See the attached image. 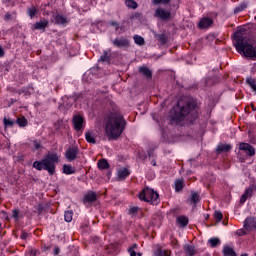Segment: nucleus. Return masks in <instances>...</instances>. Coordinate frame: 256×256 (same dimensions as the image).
Returning a JSON list of instances; mask_svg holds the SVG:
<instances>
[{
  "label": "nucleus",
  "instance_id": "nucleus-17",
  "mask_svg": "<svg viewBox=\"0 0 256 256\" xmlns=\"http://www.w3.org/2000/svg\"><path fill=\"white\" fill-rule=\"evenodd\" d=\"M251 197H253V188L249 187L245 190V192L240 197V204L244 205L247 199H251Z\"/></svg>",
  "mask_w": 256,
  "mask_h": 256
},
{
  "label": "nucleus",
  "instance_id": "nucleus-1",
  "mask_svg": "<svg viewBox=\"0 0 256 256\" xmlns=\"http://www.w3.org/2000/svg\"><path fill=\"white\" fill-rule=\"evenodd\" d=\"M233 45L240 55L256 59V24H248L233 33Z\"/></svg>",
  "mask_w": 256,
  "mask_h": 256
},
{
  "label": "nucleus",
  "instance_id": "nucleus-43",
  "mask_svg": "<svg viewBox=\"0 0 256 256\" xmlns=\"http://www.w3.org/2000/svg\"><path fill=\"white\" fill-rule=\"evenodd\" d=\"M3 122H4V127L7 128V127H14L15 125V121L9 119V118H4L3 119Z\"/></svg>",
  "mask_w": 256,
  "mask_h": 256
},
{
  "label": "nucleus",
  "instance_id": "nucleus-33",
  "mask_svg": "<svg viewBox=\"0 0 256 256\" xmlns=\"http://www.w3.org/2000/svg\"><path fill=\"white\" fill-rule=\"evenodd\" d=\"M16 123L19 127L23 128V127H27V125L29 124V121H27V118H25V116H22L16 119Z\"/></svg>",
  "mask_w": 256,
  "mask_h": 256
},
{
  "label": "nucleus",
  "instance_id": "nucleus-44",
  "mask_svg": "<svg viewBox=\"0 0 256 256\" xmlns=\"http://www.w3.org/2000/svg\"><path fill=\"white\" fill-rule=\"evenodd\" d=\"M214 219L216 223H220L223 220V213L221 211H214Z\"/></svg>",
  "mask_w": 256,
  "mask_h": 256
},
{
  "label": "nucleus",
  "instance_id": "nucleus-63",
  "mask_svg": "<svg viewBox=\"0 0 256 256\" xmlns=\"http://www.w3.org/2000/svg\"><path fill=\"white\" fill-rule=\"evenodd\" d=\"M241 256H247V254H242Z\"/></svg>",
  "mask_w": 256,
  "mask_h": 256
},
{
  "label": "nucleus",
  "instance_id": "nucleus-5",
  "mask_svg": "<svg viewBox=\"0 0 256 256\" xmlns=\"http://www.w3.org/2000/svg\"><path fill=\"white\" fill-rule=\"evenodd\" d=\"M138 198L140 201H144L145 203H149L150 205H158L161 203V198H159V193L150 188L149 186H145L140 193L138 194Z\"/></svg>",
  "mask_w": 256,
  "mask_h": 256
},
{
  "label": "nucleus",
  "instance_id": "nucleus-52",
  "mask_svg": "<svg viewBox=\"0 0 256 256\" xmlns=\"http://www.w3.org/2000/svg\"><path fill=\"white\" fill-rule=\"evenodd\" d=\"M141 18V13L136 12L134 15L131 16V19H140Z\"/></svg>",
  "mask_w": 256,
  "mask_h": 256
},
{
  "label": "nucleus",
  "instance_id": "nucleus-8",
  "mask_svg": "<svg viewBox=\"0 0 256 256\" xmlns=\"http://www.w3.org/2000/svg\"><path fill=\"white\" fill-rule=\"evenodd\" d=\"M256 64L254 63L251 70H250V75L246 77V85L252 89L254 93H256Z\"/></svg>",
  "mask_w": 256,
  "mask_h": 256
},
{
  "label": "nucleus",
  "instance_id": "nucleus-64",
  "mask_svg": "<svg viewBox=\"0 0 256 256\" xmlns=\"http://www.w3.org/2000/svg\"><path fill=\"white\" fill-rule=\"evenodd\" d=\"M0 229H1V224H0Z\"/></svg>",
  "mask_w": 256,
  "mask_h": 256
},
{
  "label": "nucleus",
  "instance_id": "nucleus-42",
  "mask_svg": "<svg viewBox=\"0 0 256 256\" xmlns=\"http://www.w3.org/2000/svg\"><path fill=\"white\" fill-rule=\"evenodd\" d=\"M171 0H152V5H169Z\"/></svg>",
  "mask_w": 256,
  "mask_h": 256
},
{
  "label": "nucleus",
  "instance_id": "nucleus-27",
  "mask_svg": "<svg viewBox=\"0 0 256 256\" xmlns=\"http://www.w3.org/2000/svg\"><path fill=\"white\" fill-rule=\"evenodd\" d=\"M62 173H64V175H74L75 168L69 164H64Z\"/></svg>",
  "mask_w": 256,
  "mask_h": 256
},
{
  "label": "nucleus",
  "instance_id": "nucleus-30",
  "mask_svg": "<svg viewBox=\"0 0 256 256\" xmlns=\"http://www.w3.org/2000/svg\"><path fill=\"white\" fill-rule=\"evenodd\" d=\"M247 9V3L242 2L240 5L236 6L234 9V15H239V13H243Z\"/></svg>",
  "mask_w": 256,
  "mask_h": 256
},
{
  "label": "nucleus",
  "instance_id": "nucleus-2",
  "mask_svg": "<svg viewBox=\"0 0 256 256\" xmlns=\"http://www.w3.org/2000/svg\"><path fill=\"white\" fill-rule=\"evenodd\" d=\"M199 119V104L195 98L178 101L170 113V124L179 125L183 121H187L190 125H195V121Z\"/></svg>",
  "mask_w": 256,
  "mask_h": 256
},
{
  "label": "nucleus",
  "instance_id": "nucleus-40",
  "mask_svg": "<svg viewBox=\"0 0 256 256\" xmlns=\"http://www.w3.org/2000/svg\"><path fill=\"white\" fill-rule=\"evenodd\" d=\"M168 40H169V38H167V35H165V34L158 35V41H159V43H161V45H167Z\"/></svg>",
  "mask_w": 256,
  "mask_h": 256
},
{
  "label": "nucleus",
  "instance_id": "nucleus-3",
  "mask_svg": "<svg viewBox=\"0 0 256 256\" xmlns=\"http://www.w3.org/2000/svg\"><path fill=\"white\" fill-rule=\"evenodd\" d=\"M125 127H127V120L125 117L121 115L119 112H110L106 118L105 131L106 135L117 141L118 138L123 135V131H125Z\"/></svg>",
  "mask_w": 256,
  "mask_h": 256
},
{
  "label": "nucleus",
  "instance_id": "nucleus-53",
  "mask_svg": "<svg viewBox=\"0 0 256 256\" xmlns=\"http://www.w3.org/2000/svg\"><path fill=\"white\" fill-rule=\"evenodd\" d=\"M59 253H61V249L59 248V246H56L54 248V255H59Z\"/></svg>",
  "mask_w": 256,
  "mask_h": 256
},
{
  "label": "nucleus",
  "instance_id": "nucleus-36",
  "mask_svg": "<svg viewBox=\"0 0 256 256\" xmlns=\"http://www.w3.org/2000/svg\"><path fill=\"white\" fill-rule=\"evenodd\" d=\"M108 25H110V27H115V31L117 33H121L123 31V26L119 25L118 22L115 21H109Z\"/></svg>",
  "mask_w": 256,
  "mask_h": 256
},
{
  "label": "nucleus",
  "instance_id": "nucleus-20",
  "mask_svg": "<svg viewBox=\"0 0 256 256\" xmlns=\"http://www.w3.org/2000/svg\"><path fill=\"white\" fill-rule=\"evenodd\" d=\"M139 73L144 75V77H146V79H152V77H153V72L147 66H141L139 68Z\"/></svg>",
  "mask_w": 256,
  "mask_h": 256
},
{
  "label": "nucleus",
  "instance_id": "nucleus-50",
  "mask_svg": "<svg viewBox=\"0 0 256 256\" xmlns=\"http://www.w3.org/2000/svg\"><path fill=\"white\" fill-rule=\"evenodd\" d=\"M36 209H37L38 215H41L43 213V210L45 209V207L43 206V204H38Z\"/></svg>",
  "mask_w": 256,
  "mask_h": 256
},
{
  "label": "nucleus",
  "instance_id": "nucleus-25",
  "mask_svg": "<svg viewBox=\"0 0 256 256\" xmlns=\"http://www.w3.org/2000/svg\"><path fill=\"white\" fill-rule=\"evenodd\" d=\"M222 253L223 256H237V252L228 245L224 246Z\"/></svg>",
  "mask_w": 256,
  "mask_h": 256
},
{
  "label": "nucleus",
  "instance_id": "nucleus-29",
  "mask_svg": "<svg viewBox=\"0 0 256 256\" xmlns=\"http://www.w3.org/2000/svg\"><path fill=\"white\" fill-rule=\"evenodd\" d=\"M85 139L87 141V143H90L92 145H95L97 143V139H95V136L93 135V133L87 131L85 133Z\"/></svg>",
  "mask_w": 256,
  "mask_h": 256
},
{
  "label": "nucleus",
  "instance_id": "nucleus-6",
  "mask_svg": "<svg viewBox=\"0 0 256 256\" xmlns=\"http://www.w3.org/2000/svg\"><path fill=\"white\" fill-rule=\"evenodd\" d=\"M112 45L117 49H129L131 47V41L125 36H120L112 40Z\"/></svg>",
  "mask_w": 256,
  "mask_h": 256
},
{
  "label": "nucleus",
  "instance_id": "nucleus-16",
  "mask_svg": "<svg viewBox=\"0 0 256 256\" xmlns=\"http://www.w3.org/2000/svg\"><path fill=\"white\" fill-rule=\"evenodd\" d=\"M213 25V19L209 17L202 18L198 24L200 29H209Z\"/></svg>",
  "mask_w": 256,
  "mask_h": 256
},
{
  "label": "nucleus",
  "instance_id": "nucleus-34",
  "mask_svg": "<svg viewBox=\"0 0 256 256\" xmlns=\"http://www.w3.org/2000/svg\"><path fill=\"white\" fill-rule=\"evenodd\" d=\"M64 221H66V223H71V221H73V210L64 212Z\"/></svg>",
  "mask_w": 256,
  "mask_h": 256
},
{
  "label": "nucleus",
  "instance_id": "nucleus-39",
  "mask_svg": "<svg viewBox=\"0 0 256 256\" xmlns=\"http://www.w3.org/2000/svg\"><path fill=\"white\" fill-rule=\"evenodd\" d=\"M139 247V245H137V243L133 244L131 247L128 248V253L130 256H137V252L135 251V249H137Z\"/></svg>",
  "mask_w": 256,
  "mask_h": 256
},
{
  "label": "nucleus",
  "instance_id": "nucleus-32",
  "mask_svg": "<svg viewBox=\"0 0 256 256\" xmlns=\"http://www.w3.org/2000/svg\"><path fill=\"white\" fill-rule=\"evenodd\" d=\"M31 90H33V87L28 86V87H23L18 91L19 95H24L25 97H31Z\"/></svg>",
  "mask_w": 256,
  "mask_h": 256
},
{
  "label": "nucleus",
  "instance_id": "nucleus-37",
  "mask_svg": "<svg viewBox=\"0 0 256 256\" xmlns=\"http://www.w3.org/2000/svg\"><path fill=\"white\" fill-rule=\"evenodd\" d=\"M125 5L129 9H137L139 7V4L135 0H125Z\"/></svg>",
  "mask_w": 256,
  "mask_h": 256
},
{
  "label": "nucleus",
  "instance_id": "nucleus-9",
  "mask_svg": "<svg viewBox=\"0 0 256 256\" xmlns=\"http://www.w3.org/2000/svg\"><path fill=\"white\" fill-rule=\"evenodd\" d=\"M72 123L75 131L79 133V131H83L85 129V118L83 116L76 114L72 118Z\"/></svg>",
  "mask_w": 256,
  "mask_h": 256
},
{
  "label": "nucleus",
  "instance_id": "nucleus-4",
  "mask_svg": "<svg viewBox=\"0 0 256 256\" xmlns=\"http://www.w3.org/2000/svg\"><path fill=\"white\" fill-rule=\"evenodd\" d=\"M57 163H59V155L57 153H49L42 160L34 161L32 167L36 171H47L49 175H55Z\"/></svg>",
  "mask_w": 256,
  "mask_h": 256
},
{
  "label": "nucleus",
  "instance_id": "nucleus-46",
  "mask_svg": "<svg viewBox=\"0 0 256 256\" xmlns=\"http://www.w3.org/2000/svg\"><path fill=\"white\" fill-rule=\"evenodd\" d=\"M137 213H139V207L137 206L130 208L128 211V215H137Z\"/></svg>",
  "mask_w": 256,
  "mask_h": 256
},
{
  "label": "nucleus",
  "instance_id": "nucleus-55",
  "mask_svg": "<svg viewBox=\"0 0 256 256\" xmlns=\"http://www.w3.org/2000/svg\"><path fill=\"white\" fill-rule=\"evenodd\" d=\"M249 139H250V143H253V145L256 144V138H251V132H249Z\"/></svg>",
  "mask_w": 256,
  "mask_h": 256
},
{
  "label": "nucleus",
  "instance_id": "nucleus-48",
  "mask_svg": "<svg viewBox=\"0 0 256 256\" xmlns=\"http://www.w3.org/2000/svg\"><path fill=\"white\" fill-rule=\"evenodd\" d=\"M4 21H13V14H11V12H7L4 17H3Z\"/></svg>",
  "mask_w": 256,
  "mask_h": 256
},
{
  "label": "nucleus",
  "instance_id": "nucleus-19",
  "mask_svg": "<svg viewBox=\"0 0 256 256\" xmlns=\"http://www.w3.org/2000/svg\"><path fill=\"white\" fill-rule=\"evenodd\" d=\"M99 61L101 63H107L109 65V63H111V49L104 50L103 54L99 58Z\"/></svg>",
  "mask_w": 256,
  "mask_h": 256
},
{
  "label": "nucleus",
  "instance_id": "nucleus-10",
  "mask_svg": "<svg viewBox=\"0 0 256 256\" xmlns=\"http://www.w3.org/2000/svg\"><path fill=\"white\" fill-rule=\"evenodd\" d=\"M154 17L161 19V21H169L171 19V11L158 7L154 12Z\"/></svg>",
  "mask_w": 256,
  "mask_h": 256
},
{
  "label": "nucleus",
  "instance_id": "nucleus-7",
  "mask_svg": "<svg viewBox=\"0 0 256 256\" xmlns=\"http://www.w3.org/2000/svg\"><path fill=\"white\" fill-rule=\"evenodd\" d=\"M65 159L69 161V163L75 161L77 159V156L79 155V146L77 145H72L69 146L66 151H65Z\"/></svg>",
  "mask_w": 256,
  "mask_h": 256
},
{
  "label": "nucleus",
  "instance_id": "nucleus-11",
  "mask_svg": "<svg viewBox=\"0 0 256 256\" xmlns=\"http://www.w3.org/2000/svg\"><path fill=\"white\" fill-rule=\"evenodd\" d=\"M239 149L240 151H243V153H245V155L248 157H253V155H255V147L249 143L240 142Z\"/></svg>",
  "mask_w": 256,
  "mask_h": 256
},
{
  "label": "nucleus",
  "instance_id": "nucleus-22",
  "mask_svg": "<svg viewBox=\"0 0 256 256\" xmlns=\"http://www.w3.org/2000/svg\"><path fill=\"white\" fill-rule=\"evenodd\" d=\"M56 25H65L67 24V18L61 14H55L53 16Z\"/></svg>",
  "mask_w": 256,
  "mask_h": 256
},
{
  "label": "nucleus",
  "instance_id": "nucleus-62",
  "mask_svg": "<svg viewBox=\"0 0 256 256\" xmlns=\"http://www.w3.org/2000/svg\"><path fill=\"white\" fill-rule=\"evenodd\" d=\"M136 255L141 256V253H136Z\"/></svg>",
  "mask_w": 256,
  "mask_h": 256
},
{
  "label": "nucleus",
  "instance_id": "nucleus-13",
  "mask_svg": "<svg viewBox=\"0 0 256 256\" xmlns=\"http://www.w3.org/2000/svg\"><path fill=\"white\" fill-rule=\"evenodd\" d=\"M49 25V20L43 19L40 20L32 25V29L34 31H45Z\"/></svg>",
  "mask_w": 256,
  "mask_h": 256
},
{
  "label": "nucleus",
  "instance_id": "nucleus-31",
  "mask_svg": "<svg viewBox=\"0 0 256 256\" xmlns=\"http://www.w3.org/2000/svg\"><path fill=\"white\" fill-rule=\"evenodd\" d=\"M39 13V10H37V7L31 6L27 8V15L30 17V19H35V15Z\"/></svg>",
  "mask_w": 256,
  "mask_h": 256
},
{
  "label": "nucleus",
  "instance_id": "nucleus-35",
  "mask_svg": "<svg viewBox=\"0 0 256 256\" xmlns=\"http://www.w3.org/2000/svg\"><path fill=\"white\" fill-rule=\"evenodd\" d=\"M208 243H210V246L212 249H215V247H218V245H221V240L219 238L213 237L208 240Z\"/></svg>",
  "mask_w": 256,
  "mask_h": 256
},
{
  "label": "nucleus",
  "instance_id": "nucleus-38",
  "mask_svg": "<svg viewBox=\"0 0 256 256\" xmlns=\"http://www.w3.org/2000/svg\"><path fill=\"white\" fill-rule=\"evenodd\" d=\"M183 187H184L183 181L182 180H176V182H175V191L177 193H179L180 191H183Z\"/></svg>",
  "mask_w": 256,
  "mask_h": 256
},
{
  "label": "nucleus",
  "instance_id": "nucleus-58",
  "mask_svg": "<svg viewBox=\"0 0 256 256\" xmlns=\"http://www.w3.org/2000/svg\"><path fill=\"white\" fill-rule=\"evenodd\" d=\"M251 109H252V111H256L255 104L251 103Z\"/></svg>",
  "mask_w": 256,
  "mask_h": 256
},
{
  "label": "nucleus",
  "instance_id": "nucleus-23",
  "mask_svg": "<svg viewBox=\"0 0 256 256\" xmlns=\"http://www.w3.org/2000/svg\"><path fill=\"white\" fill-rule=\"evenodd\" d=\"M231 149V144H219L216 151H218V153H228V151H231Z\"/></svg>",
  "mask_w": 256,
  "mask_h": 256
},
{
  "label": "nucleus",
  "instance_id": "nucleus-18",
  "mask_svg": "<svg viewBox=\"0 0 256 256\" xmlns=\"http://www.w3.org/2000/svg\"><path fill=\"white\" fill-rule=\"evenodd\" d=\"M183 250L185 253V256H195L197 255V249H195V247L191 244H185L183 246Z\"/></svg>",
  "mask_w": 256,
  "mask_h": 256
},
{
  "label": "nucleus",
  "instance_id": "nucleus-45",
  "mask_svg": "<svg viewBox=\"0 0 256 256\" xmlns=\"http://www.w3.org/2000/svg\"><path fill=\"white\" fill-rule=\"evenodd\" d=\"M250 232H248L247 230H245V228H241V229H238L236 231V235H238V237H243L244 235H247L249 234Z\"/></svg>",
  "mask_w": 256,
  "mask_h": 256
},
{
  "label": "nucleus",
  "instance_id": "nucleus-49",
  "mask_svg": "<svg viewBox=\"0 0 256 256\" xmlns=\"http://www.w3.org/2000/svg\"><path fill=\"white\" fill-rule=\"evenodd\" d=\"M33 145H34L35 151H39V149H41V142H39L38 140H34Z\"/></svg>",
  "mask_w": 256,
  "mask_h": 256
},
{
  "label": "nucleus",
  "instance_id": "nucleus-15",
  "mask_svg": "<svg viewBox=\"0 0 256 256\" xmlns=\"http://www.w3.org/2000/svg\"><path fill=\"white\" fill-rule=\"evenodd\" d=\"M201 201V196H199V193L192 192L190 198L187 200L188 205H193L194 207H197V204Z\"/></svg>",
  "mask_w": 256,
  "mask_h": 256
},
{
  "label": "nucleus",
  "instance_id": "nucleus-12",
  "mask_svg": "<svg viewBox=\"0 0 256 256\" xmlns=\"http://www.w3.org/2000/svg\"><path fill=\"white\" fill-rule=\"evenodd\" d=\"M244 229H245V231H248L250 233H251V231H255V229H256V217H254V216L247 217L244 220Z\"/></svg>",
  "mask_w": 256,
  "mask_h": 256
},
{
  "label": "nucleus",
  "instance_id": "nucleus-26",
  "mask_svg": "<svg viewBox=\"0 0 256 256\" xmlns=\"http://www.w3.org/2000/svg\"><path fill=\"white\" fill-rule=\"evenodd\" d=\"M97 167L98 169H100V171H103L105 169H109L111 166L109 165V162L107 161V159H101L98 161Z\"/></svg>",
  "mask_w": 256,
  "mask_h": 256
},
{
  "label": "nucleus",
  "instance_id": "nucleus-59",
  "mask_svg": "<svg viewBox=\"0 0 256 256\" xmlns=\"http://www.w3.org/2000/svg\"><path fill=\"white\" fill-rule=\"evenodd\" d=\"M9 1L10 0H2L3 3H6L7 7H9Z\"/></svg>",
  "mask_w": 256,
  "mask_h": 256
},
{
  "label": "nucleus",
  "instance_id": "nucleus-54",
  "mask_svg": "<svg viewBox=\"0 0 256 256\" xmlns=\"http://www.w3.org/2000/svg\"><path fill=\"white\" fill-rule=\"evenodd\" d=\"M148 157H155V152L153 149L148 150Z\"/></svg>",
  "mask_w": 256,
  "mask_h": 256
},
{
  "label": "nucleus",
  "instance_id": "nucleus-47",
  "mask_svg": "<svg viewBox=\"0 0 256 256\" xmlns=\"http://www.w3.org/2000/svg\"><path fill=\"white\" fill-rule=\"evenodd\" d=\"M12 217L15 221H19V209L16 208L12 210Z\"/></svg>",
  "mask_w": 256,
  "mask_h": 256
},
{
  "label": "nucleus",
  "instance_id": "nucleus-14",
  "mask_svg": "<svg viewBox=\"0 0 256 256\" xmlns=\"http://www.w3.org/2000/svg\"><path fill=\"white\" fill-rule=\"evenodd\" d=\"M95 201H97V193H95L93 191H88L84 195V198H83V204L84 205L95 203Z\"/></svg>",
  "mask_w": 256,
  "mask_h": 256
},
{
  "label": "nucleus",
  "instance_id": "nucleus-21",
  "mask_svg": "<svg viewBox=\"0 0 256 256\" xmlns=\"http://www.w3.org/2000/svg\"><path fill=\"white\" fill-rule=\"evenodd\" d=\"M176 223H178L180 227H187L189 225V218L187 216L180 215L177 217Z\"/></svg>",
  "mask_w": 256,
  "mask_h": 256
},
{
  "label": "nucleus",
  "instance_id": "nucleus-28",
  "mask_svg": "<svg viewBox=\"0 0 256 256\" xmlns=\"http://www.w3.org/2000/svg\"><path fill=\"white\" fill-rule=\"evenodd\" d=\"M154 255L155 256H170L171 255V250H163V248L158 247L154 251Z\"/></svg>",
  "mask_w": 256,
  "mask_h": 256
},
{
  "label": "nucleus",
  "instance_id": "nucleus-61",
  "mask_svg": "<svg viewBox=\"0 0 256 256\" xmlns=\"http://www.w3.org/2000/svg\"><path fill=\"white\" fill-rule=\"evenodd\" d=\"M108 177H111V172H108Z\"/></svg>",
  "mask_w": 256,
  "mask_h": 256
},
{
  "label": "nucleus",
  "instance_id": "nucleus-41",
  "mask_svg": "<svg viewBox=\"0 0 256 256\" xmlns=\"http://www.w3.org/2000/svg\"><path fill=\"white\" fill-rule=\"evenodd\" d=\"M134 42L136 43V45H145V39L139 35L134 36Z\"/></svg>",
  "mask_w": 256,
  "mask_h": 256
},
{
  "label": "nucleus",
  "instance_id": "nucleus-24",
  "mask_svg": "<svg viewBox=\"0 0 256 256\" xmlns=\"http://www.w3.org/2000/svg\"><path fill=\"white\" fill-rule=\"evenodd\" d=\"M131 175V172L129 171V169L127 168H121L118 171V177L119 179H121L122 181H124V179H126L127 177H129Z\"/></svg>",
  "mask_w": 256,
  "mask_h": 256
},
{
  "label": "nucleus",
  "instance_id": "nucleus-51",
  "mask_svg": "<svg viewBox=\"0 0 256 256\" xmlns=\"http://www.w3.org/2000/svg\"><path fill=\"white\" fill-rule=\"evenodd\" d=\"M27 237H29V233H27L25 230H22L21 235H20V239L25 241L27 239Z\"/></svg>",
  "mask_w": 256,
  "mask_h": 256
},
{
  "label": "nucleus",
  "instance_id": "nucleus-57",
  "mask_svg": "<svg viewBox=\"0 0 256 256\" xmlns=\"http://www.w3.org/2000/svg\"><path fill=\"white\" fill-rule=\"evenodd\" d=\"M151 165H152L153 167H157V161H155V159H152Z\"/></svg>",
  "mask_w": 256,
  "mask_h": 256
},
{
  "label": "nucleus",
  "instance_id": "nucleus-60",
  "mask_svg": "<svg viewBox=\"0 0 256 256\" xmlns=\"http://www.w3.org/2000/svg\"><path fill=\"white\" fill-rule=\"evenodd\" d=\"M12 103H17V100L11 99Z\"/></svg>",
  "mask_w": 256,
  "mask_h": 256
},
{
  "label": "nucleus",
  "instance_id": "nucleus-56",
  "mask_svg": "<svg viewBox=\"0 0 256 256\" xmlns=\"http://www.w3.org/2000/svg\"><path fill=\"white\" fill-rule=\"evenodd\" d=\"M0 57H5V50H3L2 46H0Z\"/></svg>",
  "mask_w": 256,
  "mask_h": 256
}]
</instances>
